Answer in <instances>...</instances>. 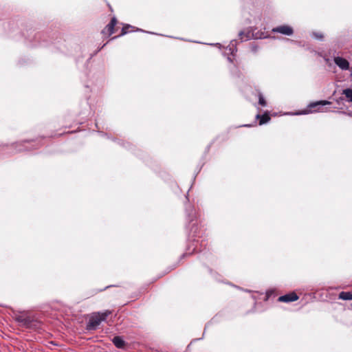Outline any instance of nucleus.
Instances as JSON below:
<instances>
[{
	"instance_id": "5",
	"label": "nucleus",
	"mask_w": 352,
	"mask_h": 352,
	"mask_svg": "<svg viewBox=\"0 0 352 352\" xmlns=\"http://www.w3.org/2000/svg\"><path fill=\"white\" fill-rule=\"evenodd\" d=\"M298 299V296L294 292H292L283 296H281L278 298V301L284 302H294Z\"/></svg>"
},
{
	"instance_id": "13",
	"label": "nucleus",
	"mask_w": 352,
	"mask_h": 352,
	"mask_svg": "<svg viewBox=\"0 0 352 352\" xmlns=\"http://www.w3.org/2000/svg\"><path fill=\"white\" fill-rule=\"evenodd\" d=\"M130 26L129 25H126L124 27L122 28V34L121 35H124L125 34H126L128 32L127 31V29L129 28Z\"/></svg>"
},
{
	"instance_id": "9",
	"label": "nucleus",
	"mask_w": 352,
	"mask_h": 352,
	"mask_svg": "<svg viewBox=\"0 0 352 352\" xmlns=\"http://www.w3.org/2000/svg\"><path fill=\"white\" fill-rule=\"evenodd\" d=\"M342 94L345 95L347 98L348 100L352 102V89H346L342 91Z\"/></svg>"
},
{
	"instance_id": "17",
	"label": "nucleus",
	"mask_w": 352,
	"mask_h": 352,
	"mask_svg": "<svg viewBox=\"0 0 352 352\" xmlns=\"http://www.w3.org/2000/svg\"><path fill=\"white\" fill-rule=\"evenodd\" d=\"M316 111H321V110H320V109L319 107Z\"/></svg>"
},
{
	"instance_id": "12",
	"label": "nucleus",
	"mask_w": 352,
	"mask_h": 352,
	"mask_svg": "<svg viewBox=\"0 0 352 352\" xmlns=\"http://www.w3.org/2000/svg\"><path fill=\"white\" fill-rule=\"evenodd\" d=\"M313 36L319 40H322L323 38V34L322 33L314 32Z\"/></svg>"
},
{
	"instance_id": "10",
	"label": "nucleus",
	"mask_w": 352,
	"mask_h": 352,
	"mask_svg": "<svg viewBox=\"0 0 352 352\" xmlns=\"http://www.w3.org/2000/svg\"><path fill=\"white\" fill-rule=\"evenodd\" d=\"M256 118H261L260 121H259L260 124H265V123L267 122L268 120H270V117L267 115H263L262 116H261L260 115H257Z\"/></svg>"
},
{
	"instance_id": "11",
	"label": "nucleus",
	"mask_w": 352,
	"mask_h": 352,
	"mask_svg": "<svg viewBox=\"0 0 352 352\" xmlns=\"http://www.w3.org/2000/svg\"><path fill=\"white\" fill-rule=\"evenodd\" d=\"M258 103L263 107L266 105V102L261 94L258 95Z\"/></svg>"
},
{
	"instance_id": "15",
	"label": "nucleus",
	"mask_w": 352,
	"mask_h": 352,
	"mask_svg": "<svg viewBox=\"0 0 352 352\" xmlns=\"http://www.w3.org/2000/svg\"><path fill=\"white\" fill-rule=\"evenodd\" d=\"M243 35V32H241L239 33V36L241 37V40H243V38H244Z\"/></svg>"
},
{
	"instance_id": "4",
	"label": "nucleus",
	"mask_w": 352,
	"mask_h": 352,
	"mask_svg": "<svg viewBox=\"0 0 352 352\" xmlns=\"http://www.w3.org/2000/svg\"><path fill=\"white\" fill-rule=\"evenodd\" d=\"M334 63L342 70H347L349 69V63L347 60L342 57L337 56L335 57Z\"/></svg>"
},
{
	"instance_id": "14",
	"label": "nucleus",
	"mask_w": 352,
	"mask_h": 352,
	"mask_svg": "<svg viewBox=\"0 0 352 352\" xmlns=\"http://www.w3.org/2000/svg\"><path fill=\"white\" fill-rule=\"evenodd\" d=\"M17 320L20 322L25 323L27 321L25 319H22L21 317L17 318Z\"/></svg>"
},
{
	"instance_id": "7",
	"label": "nucleus",
	"mask_w": 352,
	"mask_h": 352,
	"mask_svg": "<svg viewBox=\"0 0 352 352\" xmlns=\"http://www.w3.org/2000/svg\"><path fill=\"white\" fill-rule=\"evenodd\" d=\"M331 104V102L329 101L320 100V101H318V102L310 104L309 107L311 108H314V107H320L324 106L326 104Z\"/></svg>"
},
{
	"instance_id": "2",
	"label": "nucleus",
	"mask_w": 352,
	"mask_h": 352,
	"mask_svg": "<svg viewBox=\"0 0 352 352\" xmlns=\"http://www.w3.org/2000/svg\"><path fill=\"white\" fill-rule=\"evenodd\" d=\"M273 32H278L284 35L290 36L294 31L292 27L289 25H280L272 29Z\"/></svg>"
},
{
	"instance_id": "16",
	"label": "nucleus",
	"mask_w": 352,
	"mask_h": 352,
	"mask_svg": "<svg viewBox=\"0 0 352 352\" xmlns=\"http://www.w3.org/2000/svg\"><path fill=\"white\" fill-rule=\"evenodd\" d=\"M248 38H249V36H247L245 37V39L247 40V39H248Z\"/></svg>"
},
{
	"instance_id": "3",
	"label": "nucleus",
	"mask_w": 352,
	"mask_h": 352,
	"mask_svg": "<svg viewBox=\"0 0 352 352\" xmlns=\"http://www.w3.org/2000/svg\"><path fill=\"white\" fill-rule=\"evenodd\" d=\"M117 23L116 17L111 19V22L104 28L102 34L104 35L110 36L114 32V27Z\"/></svg>"
},
{
	"instance_id": "6",
	"label": "nucleus",
	"mask_w": 352,
	"mask_h": 352,
	"mask_svg": "<svg viewBox=\"0 0 352 352\" xmlns=\"http://www.w3.org/2000/svg\"><path fill=\"white\" fill-rule=\"evenodd\" d=\"M113 343L118 348H122L124 346V340L119 336H116L113 339Z\"/></svg>"
},
{
	"instance_id": "8",
	"label": "nucleus",
	"mask_w": 352,
	"mask_h": 352,
	"mask_svg": "<svg viewBox=\"0 0 352 352\" xmlns=\"http://www.w3.org/2000/svg\"><path fill=\"white\" fill-rule=\"evenodd\" d=\"M339 298L342 300H352V293L342 292L339 294Z\"/></svg>"
},
{
	"instance_id": "1",
	"label": "nucleus",
	"mask_w": 352,
	"mask_h": 352,
	"mask_svg": "<svg viewBox=\"0 0 352 352\" xmlns=\"http://www.w3.org/2000/svg\"><path fill=\"white\" fill-rule=\"evenodd\" d=\"M109 314H111V311H106L103 313H98L93 315L89 319L87 325L88 329H95Z\"/></svg>"
}]
</instances>
